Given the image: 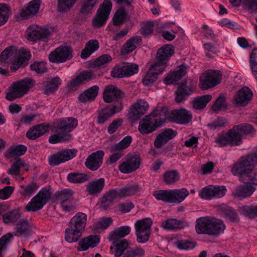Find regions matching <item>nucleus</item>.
<instances>
[{"label": "nucleus", "mask_w": 257, "mask_h": 257, "mask_svg": "<svg viewBox=\"0 0 257 257\" xmlns=\"http://www.w3.org/2000/svg\"><path fill=\"white\" fill-rule=\"evenodd\" d=\"M31 57L29 51L18 50L16 46H12L4 50L0 56L2 63L11 64L10 69L15 72L21 67H25Z\"/></svg>", "instance_id": "obj_1"}, {"label": "nucleus", "mask_w": 257, "mask_h": 257, "mask_svg": "<svg viewBox=\"0 0 257 257\" xmlns=\"http://www.w3.org/2000/svg\"><path fill=\"white\" fill-rule=\"evenodd\" d=\"M257 165V154L250 153L240 157L233 165L231 172L242 181H247L253 169Z\"/></svg>", "instance_id": "obj_2"}, {"label": "nucleus", "mask_w": 257, "mask_h": 257, "mask_svg": "<svg viewBox=\"0 0 257 257\" xmlns=\"http://www.w3.org/2000/svg\"><path fill=\"white\" fill-rule=\"evenodd\" d=\"M196 223V230L200 234L216 236L223 233L225 229V225L222 221L208 216L198 218Z\"/></svg>", "instance_id": "obj_3"}, {"label": "nucleus", "mask_w": 257, "mask_h": 257, "mask_svg": "<svg viewBox=\"0 0 257 257\" xmlns=\"http://www.w3.org/2000/svg\"><path fill=\"white\" fill-rule=\"evenodd\" d=\"M122 95L123 93L115 86H106L103 94V100L107 103H113L105 107V109L109 111V112H118L121 111L122 105L121 99Z\"/></svg>", "instance_id": "obj_4"}, {"label": "nucleus", "mask_w": 257, "mask_h": 257, "mask_svg": "<svg viewBox=\"0 0 257 257\" xmlns=\"http://www.w3.org/2000/svg\"><path fill=\"white\" fill-rule=\"evenodd\" d=\"M164 113H149L140 120L139 131L143 135L153 133L166 122V116Z\"/></svg>", "instance_id": "obj_5"}, {"label": "nucleus", "mask_w": 257, "mask_h": 257, "mask_svg": "<svg viewBox=\"0 0 257 257\" xmlns=\"http://www.w3.org/2000/svg\"><path fill=\"white\" fill-rule=\"evenodd\" d=\"M35 85V81L31 78H25L13 83L9 87V92L6 95L9 100H13L27 93Z\"/></svg>", "instance_id": "obj_6"}, {"label": "nucleus", "mask_w": 257, "mask_h": 257, "mask_svg": "<svg viewBox=\"0 0 257 257\" xmlns=\"http://www.w3.org/2000/svg\"><path fill=\"white\" fill-rule=\"evenodd\" d=\"M52 192L49 187L41 189L37 195L26 205L27 211L36 212L43 208L51 198Z\"/></svg>", "instance_id": "obj_7"}, {"label": "nucleus", "mask_w": 257, "mask_h": 257, "mask_svg": "<svg viewBox=\"0 0 257 257\" xmlns=\"http://www.w3.org/2000/svg\"><path fill=\"white\" fill-rule=\"evenodd\" d=\"M72 48L68 46H60L49 54V60L52 63L60 64L69 61L73 58Z\"/></svg>", "instance_id": "obj_8"}, {"label": "nucleus", "mask_w": 257, "mask_h": 257, "mask_svg": "<svg viewBox=\"0 0 257 257\" xmlns=\"http://www.w3.org/2000/svg\"><path fill=\"white\" fill-rule=\"evenodd\" d=\"M221 74L219 71L208 70L202 73L199 79V87L202 90L213 87L220 82Z\"/></svg>", "instance_id": "obj_9"}, {"label": "nucleus", "mask_w": 257, "mask_h": 257, "mask_svg": "<svg viewBox=\"0 0 257 257\" xmlns=\"http://www.w3.org/2000/svg\"><path fill=\"white\" fill-rule=\"evenodd\" d=\"M152 223V220L150 218L139 220L135 223V227L138 242L145 243L148 240Z\"/></svg>", "instance_id": "obj_10"}, {"label": "nucleus", "mask_w": 257, "mask_h": 257, "mask_svg": "<svg viewBox=\"0 0 257 257\" xmlns=\"http://www.w3.org/2000/svg\"><path fill=\"white\" fill-rule=\"evenodd\" d=\"M112 9V3L110 0H104L99 6L95 17L92 20L93 26L100 28L104 25L108 18Z\"/></svg>", "instance_id": "obj_11"}, {"label": "nucleus", "mask_w": 257, "mask_h": 257, "mask_svg": "<svg viewBox=\"0 0 257 257\" xmlns=\"http://www.w3.org/2000/svg\"><path fill=\"white\" fill-rule=\"evenodd\" d=\"M141 157L137 154H127L118 165L119 171L123 174H130L136 171L141 165Z\"/></svg>", "instance_id": "obj_12"}, {"label": "nucleus", "mask_w": 257, "mask_h": 257, "mask_svg": "<svg viewBox=\"0 0 257 257\" xmlns=\"http://www.w3.org/2000/svg\"><path fill=\"white\" fill-rule=\"evenodd\" d=\"M138 72V66L133 63L123 62L116 65L110 73L113 77L123 78L130 77Z\"/></svg>", "instance_id": "obj_13"}, {"label": "nucleus", "mask_w": 257, "mask_h": 257, "mask_svg": "<svg viewBox=\"0 0 257 257\" xmlns=\"http://www.w3.org/2000/svg\"><path fill=\"white\" fill-rule=\"evenodd\" d=\"M173 47L171 45H167L159 49L156 55L157 62L154 64L159 67L158 71L163 72L169 58L173 54Z\"/></svg>", "instance_id": "obj_14"}, {"label": "nucleus", "mask_w": 257, "mask_h": 257, "mask_svg": "<svg viewBox=\"0 0 257 257\" xmlns=\"http://www.w3.org/2000/svg\"><path fill=\"white\" fill-rule=\"evenodd\" d=\"M227 189L225 186L209 185L203 187L199 192V196L203 199L211 200L224 196Z\"/></svg>", "instance_id": "obj_15"}, {"label": "nucleus", "mask_w": 257, "mask_h": 257, "mask_svg": "<svg viewBox=\"0 0 257 257\" xmlns=\"http://www.w3.org/2000/svg\"><path fill=\"white\" fill-rule=\"evenodd\" d=\"M77 125V119L68 117L55 120L53 123L52 127L57 133H69L74 130Z\"/></svg>", "instance_id": "obj_16"}, {"label": "nucleus", "mask_w": 257, "mask_h": 257, "mask_svg": "<svg viewBox=\"0 0 257 257\" xmlns=\"http://www.w3.org/2000/svg\"><path fill=\"white\" fill-rule=\"evenodd\" d=\"M77 150L75 149H63L49 157V163L50 165L57 166L64 163L76 156Z\"/></svg>", "instance_id": "obj_17"}, {"label": "nucleus", "mask_w": 257, "mask_h": 257, "mask_svg": "<svg viewBox=\"0 0 257 257\" xmlns=\"http://www.w3.org/2000/svg\"><path fill=\"white\" fill-rule=\"evenodd\" d=\"M52 32V30L47 28H42L37 25H32L29 27L28 30V39L34 42L38 40L47 42Z\"/></svg>", "instance_id": "obj_18"}, {"label": "nucleus", "mask_w": 257, "mask_h": 257, "mask_svg": "<svg viewBox=\"0 0 257 257\" xmlns=\"http://www.w3.org/2000/svg\"><path fill=\"white\" fill-rule=\"evenodd\" d=\"M243 184L236 187L233 192L234 195L240 199H243L252 195L256 189V185L250 181H244Z\"/></svg>", "instance_id": "obj_19"}, {"label": "nucleus", "mask_w": 257, "mask_h": 257, "mask_svg": "<svg viewBox=\"0 0 257 257\" xmlns=\"http://www.w3.org/2000/svg\"><path fill=\"white\" fill-rule=\"evenodd\" d=\"M253 94L247 87H242L233 97V104L235 107L246 106L252 99Z\"/></svg>", "instance_id": "obj_20"}, {"label": "nucleus", "mask_w": 257, "mask_h": 257, "mask_svg": "<svg viewBox=\"0 0 257 257\" xmlns=\"http://www.w3.org/2000/svg\"><path fill=\"white\" fill-rule=\"evenodd\" d=\"M104 155V152L102 150H98L91 153L85 161L86 167L92 171L97 170L102 164Z\"/></svg>", "instance_id": "obj_21"}, {"label": "nucleus", "mask_w": 257, "mask_h": 257, "mask_svg": "<svg viewBox=\"0 0 257 257\" xmlns=\"http://www.w3.org/2000/svg\"><path fill=\"white\" fill-rule=\"evenodd\" d=\"M176 130L171 128H165L161 130L154 141V146L157 148H161L170 140L173 139L176 135Z\"/></svg>", "instance_id": "obj_22"}, {"label": "nucleus", "mask_w": 257, "mask_h": 257, "mask_svg": "<svg viewBox=\"0 0 257 257\" xmlns=\"http://www.w3.org/2000/svg\"><path fill=\"white\" fill-rule=\"evenodd\" d=\"M92 79V73L91 71H83L75 79L70 81L68 83L67 86L70 90L75 91L78 89L79 86Z\"/></svg>", "instance_id": "obj_23"}, {"label": "nucleus", "mask_w": 257, "mask_h": 257, "mask_svg": "<svg viewBox=\"0 0 257 257\" xmlns=\"http://www.w3.org/2000/svg\"><path fill=\"white\" fill-rule=\"evenodd\" d=\"M99 242L100 237L99 235H89L79 241L77 249L79 251H85L89 248L97 246Z\"/></svg>", "instance_id": "obj_24"}, {"label": "nucleus", "mask_w": 257, "mask_h": 257, "mask_svg": "<svg viewBox=\"0 0 257 257\" xmlns=\"http://www.w3.org/2000/svg\"><path fill=\"white\" fill-rule=\"evenodd\" d=\"M188 226L187 222L175 218H169L162 221L161 227L165 230L171 231L184 228Z\"/></svg>", "instance_id": "obj_25"}, {"label": "nucleus", "mask_w": 257, "mask_h": 257, "mask_svg": "<svg viewBox=\"0 0 257 257\" xmlns=\"http://www.w3.org/2000/svg\"><path fill=\"white\" fill-rule=\"evenodd\" d=\"M49 125L45 123L36 125L30 128L26 133V137L34 140L48 132Z\"/></svg>", "instance_id": "obj_26"}, {"label": "nucleus", "mask_w": 257, "mask_h": 257, "mask_svg": "<svg viewBox=\"0 0 257 257\" xmlns=\"http://www.w3.org/2000/svg\"><path fill=\"white\" fill-rule=\"evenodd\" d=\"M166 116V122H172L178 124L189 123L192 118L191 113H164Z\"/></svg>", "instance_id": "obj_27"}, {"label": "nucleus", "mask_w": 257, "mask_h": 257, "mask_svg": "<svg viewBox=\"0 0 257 257\" xmlns=\"http://www.w3.org/2000/svg\"><path fill=\"white\" fill-rule=\"evenodd\" d=\"M87 216L84 213L77 212L69 221V225L71 227L83 231L87 222Z\"/></svg>", "instance_id": "obj_28"}, {"label": "nucleus", "mask_w": 257, "mask_h": 257, "mask_svg": "<svg viewBox=\"0 0 257 257\" xmlns=\"http://www.w3.org/2000/svg\"><path fill=\"white\" fill-rule=\"evenodd\" d=\"M142 42V38L139 36H133L129 39L122 46L121 54L126 55L135 50Z\"/></svg>", "instance_id": "obj_29"}, {"label": "nucleus", "mask_w": 257, "mask_h": 257, "mask_svg": "<svg viewBox=\"0 0 257 257\" xmlns=\"http://www.w3.org/2000/svg\"><path fill=\"white\" fill-rule=\"evenodd\" d=\"M99 87L94 85L80 93L78 97L79 101L86 103L94 101L98 93Z\"/></svg>", "instance_id": "obj_30"}, {"label": "nucleus", "mask_w": 257, "mask_h": 257, "mask_svg": "<svg viewBox=\"0 0 257 257\" xmlns=\"http://www.w3.org/2000/svg\"><path fill=\"white\" fill-rule=\"evenodd\" d=\"M104 185V178L95 179L87 184L86 191L91 195H97L102 191Z\"/></svg>", "instance_id": "obj_31"}, {"label": "nucleus", "mask_w": 257, "mask_h": 257, "mask_svg": "<svg viewBox=\"0 0 257 257\" xmlns=\"http://www.w3.org/2000/svg\"><path fill=\"white\" fill-rule=\"evenodd\" d=\"M40 0H33L28 4L26 9H23L20 15L24 19L33 16L39 11L40 6Z\"/></svg>", "instance_id": "obj_32"}, {"label": "nucleus", "mask_w": 257, "mask_h": 257, "mask_svg": "<svg viewBox=\"0 0 257 257\" xmlns=\"http://www.w3.org/2000/svg\"><path fill=\"white\" fill-rule=\"evenodd\" d=\"M186 67L184 65L179 67L178 70L170 72L165 78L164 82L167 85L176 84L185 75Z\"/></svg>", "instance_id": "obj_33"}, {"label": "nucleus", "mask_w": 257, "mask_h": 257, "mask_svg": "<svg viewBox=\"0 0 257 257\" xmlns=\"http://www.w3.org/2000/svg\"><path fill=\"white\" fill-rule=\"evenodd\" d=\"M131 229L129 226H121L111 231L109 234L108 239L110 241L115 242L128 235L131 232Z\"/></svg>", "instance_id": "obj_34"}, {"label": "nucleus", "mask_w": 257, "mask_h": 257, "mask_svg": "<svg viewBox=\"0 0 257 257\" xmlns=\"http://www.w3.org/2000/svg\"><path fill=\"white\" fill-rule=\"evenodd\" d=\"M27 147L24 145L15 144L10 146L6 151V157L8 159L18 157L25 154Z\"/></svg>", "instance_id": "obj_35"}, {"label": "nucleus", "mask_w": 257, "mask_h": 257, "mask_svg": "<svg viewBox=\"0 0 257 257\" xmlns=\"http://www.w3.org/2000/svg\"><path fill=\"white\" fill-rule=\"evenodd\" d=\"M159 67L155 65H152L148 71L142 79V83L145 86H149L153 84L158 79V75L162 74L158 71Z\"/></svg>", "instance_id": "obj_36"}, {"label": "nucleus", "mask_w": 257, "mask_h": 257, "mask_svg": "<svg viewBox=\"0 0 257 257\" xmlns=\"http://www.w3.org/2000/svg\"><path fill=\"white\" fill-rule=\"evenodd\" d=\"M218 211L227 220L230 222H234L237 220L238 215L232 208L225 204H221L218 206Z\"/></svg>", "instance_id": "obj_37"}, {"label": "nucleus", "mask_w": 257, "mask_h": 257, "mask_svg": "<svg viewBox=\"0 0 257 257\" xmlns=\"http://www.w3.org/2000/svg\"><path fill=\"white\" fill-rule=\"evenodd\" d=\"M171 203L178 204L183 202L189 195V191L185 188L170 190Z\"/></svg>", "instance_id": "obj_38"}, {"label": "nucleus", "mask_w": 257, "mask_h": 257, "mask_svg": "<svg viewBox=\"0 0 257 257\" xmlns=\"http://www.w3.org/2000/svg\"><path fill=\"white\" fill-rule=\"evenodd\" d=\"M22 216L21 208L18 207L3 215V221L5 224L14 223Z\"/></svg>", "instance_id": "obj_39"}, {"label": "nucleus", "mask_w": 257, "mask_h": 257, "mask_svg": "<svg viewBox=\"0 0 257 257\" xmlns=\"http://www.w3.org/2000/svg\"><path fill=\"white\" fill-rule=\"evenodd\" d=\"M99 48V43L97 40L92 39L88 41L82 50L81 57L82 59H87L92 53L96 51Z\"/></svg>", "instance_id": "obj_40"}, {"label": "nucleus", "mask_w": 257, "mask_h": 257, "mask_svg": "<svg viewBox=\"0 0 257 257\" xmlns=\"http://www.w3.org/2000/svg\"><path fill=\"white\" fill-rule=\"evenodd\" d=\"M128 242L125 239H122L112 242V245L110 247V249L112 251L114 257H120L128 250Z\"/></svg>", "instance_id": "obj_41"}, {"label": "nucleus", "mask_w": 257, "mask_h": 257, "mask_svg": "<svg viewBox=\"0 0 257 257\" xmlns=\"http://www.w3.org/2000/svg\"><path fill=\"white\" fill-rule=\"evenodd\" d=\"M82 232L68 224V227L65 230V239L69 243L76 242L81 236Z\"/></svg>", "instance_id": "obj_42"}, {"label": "nucleus", "mask_w": 257, "mask_h": 257, "mask_svg": "<svg viewBox=\"0 0 257 257\" xmlns=\"http://www.w3.org/2000/svg\"><path fill=\"white\" fill-rule=\"evenodd\" d=\"M226 134L229 141V145L236 146L241 144L242 137L235 125L229 130Z\"/></svg>", "instance_id": "obj_43"}, {"label": "nucleus", "mask_w": 257, "mask_h": 257, "mask_svg": "<svg viewBox=\"0 0 257 257\" xmlns=\"http://www.w3.org/2000/svg\"><path fill=\"white\" fill-rule=\"evenodd\" d=\"M139 191V185L136 182H131L118 190V196L124 198L133 195Z\"/></svg>", "instance_id": "obj_44"}, {"label": "nucleus", "mask_w": 257, "mask_h": 257, "mask_svg": "<svg viewBox=\"0 0 257 257\" xmlns=\"http://www.w3.org/2000/svg\"><path fill=\"white\" fill-rule=\"evenodd\" d=\"M132 142V138L130 136H127L123 138L119 142L113 144L110 146L111 153L116 151H121L127 148Z\"/></svg>", "instance_id": "obj_45"}, {"label": "nucleus", "mask_w": 257, "mask_h": 257, "mask_svg": "<svg viewBox=\"0 0 257 257\" xmlns=\"http://www.w3.org/2000/svg\"><path fill=\"white\" fill-rule=\"evenodd\" d=\"M31 227L30 223L27 219H22L16 224L15 227L16 233L15 235L27 234Z\"/></svg>", "instance_id": "obj_46"}, {"label": "nucleus", "mask_w": 257, "mask_h": 257, "mask_svg": "<svg viewBox=\"0 0 257 257\" xmlns=\"http://www.w3.org/2000/svg\"><path fill=\"white\" fill-rule=\"evenodd\" d=\"M58 133L51 136L49 138V142L52 144L58 143H66L69 142L73 139L72 135L68 133Z\"/></svg>", "instance_id": "obj_47"}, {"label": "nucleus", "mask_w": 257, "mask_h": 257, "mask_svg": "<svg viewBox=\"0 0 257 257\" xmlns=\"http://www.w3.org/2000/svg\"><path fill=\"white\" fill-rule=\"evenodd\" d=\"M89 176L85 173L72 172L68 174L67 179L71 183H82L88 180Z\"/></svg>", "instance_id": "obj_48"}, {"label": "nucleus", "mask_w": 257, "mask_h": 257, "mask_svg": "<svg viewBox=\"0 0 257 257\" xmlns=\"http://www.w3.org/2000/svg\"><path fill=\"white\" fill-rule=\"evenodd\" d=\"M227 105L225 95L220 93L211 105V109L214 111H225Z\"/></svg>", "instance_id": "obj_49"}, {"label": "nucleus", "mask_w": 257, "mask_h": 257, "mask_svg": "<svg viewBox=\"0 0 257 257\" xmlns=\"http://www.w3.org/2000/svg\"><path fill=\"white\" fill-rule=\"evenodd\" d=\"M212 98L211 95L206 94L195 98L192 102L193 107L196 109L204 108Z\"/></svg>", "instance_id": "obj_50"}, {"label": "nucleus", "mask_w": 257, "mask_h": 257, "mask_svg": "<svg viewBox=\"0 0 257 257\" xmlns=\"http://www.w3.org/2000/svg\"><path fill=\"white\" fill-rule=\"evenodd\" d=\"M241 213L249 219L257 217V205H244L240 208Z\"/></svg>", "instance_id": "obj_51"}, {"label": "nucleus", "mask_w": 257, "mask_h": 257, "mask_svg": "<svg viewBox=\"0 0 257 257\" xmlns=\"http://www.w3.org/2000/svg\"><path fill=\"white\" fill-rule=\"evenodd\" d=\"M149 105L144 99H139L132 105L130 108V112H144L148 111Z\"/></svg>", "instance_id": "obj_52"}, {"label": "nucleus", "mask_w": 257, "mask_h": 257, "mask_svg": "<svg viewBox=\"0 0 257 257\" xmlns=\"http://www.w3.org/2000/svg\"><path fill=\"white\" fill-rule=\"evenodd\" d=\"M191 90L184 85H181L178 87L175 94V100L177 102L180 103L185 100L186 97L191 93Z\"/></svg>", "instance_id": "obj_53"}, {"label": "nucleus", "mask_w": 257, "mask_h": 257, "mask_svg": "<svg viewBox=\"0 0 257 257\" xmlns=\"http://www.w3.org/2000/svg\"><path fill=\"white\" fill-rule=\"evenodd\" d=\"M174 246L180 250H189L195 246V243L186 239L178 238L174 242Z\"/></svg>", "instance_id": "obj_54"}, {"label": "nucleus", "mask_w": 257, "mask_h": 257, "mask_svg": "<svg viewBox=\"0 0 257 257\" xmlns=\"http://www.w3.org/2000/svg\"><path fill=\"white\" fill-rule=\"evenodd\" d=\"M235 126L237 127L242 138L243 136H252L255 134V130L250 124L244 123Z\"/></svg>", "instance_id": "obj_55"}, {"label": "nucleus", "mask_w": 257, "mask_h": 257, "mask_svg": "<svg viewBox=\"0 0 257 257\" xmlns=\"http://www.w3.org/2000/svg\"><path fill=\"white\" fill-rule=\"evenodd\" d=\"M117 197H119L118 196V191L113 190L109 191L101 199L102 206L104 207L110 206L113 199Z\"/></svg>", "instance_id": "obj_56"}, {"label": "nucleus", "mask_w": 257, "mask_h": 257, "mask_svg": "<svg viewBox=\"0 0 257 257\" xmlns=\"http://www.w3.org/2000/svg\"><path fill=\"white\" fill-rule=\"evenodd\" d=\"M61 84V80L59 77H55L47 82L45 90V93L49 94L57 90L59 85Z\"/></svg>", "instance_id": "obj_57"}, {"label": "nucleus", "mask_w": 257, "mask_h": 257, "mask_svg": "<svg viewBox=\"0 0 257 257\" xmlns=\"http://www.w3.org/2000/svg\"><path fill=\"white\" fill-rule=\"evenodd\" d=\"M77 0H57V11L61 13L69 11Z\"/></svg>", "instance_id": "obj_58"}, {"label": "nucleus", "mask_w": 257, "mask_h": 257, "mask_svg": "<svg viewBox=\"0 0 257 257\" xmlns=\"http://www.w3.org/2000/svg\"><path fill=\"white\" fill-rule=\"evenodd\" d=\"M153 195L158 200L171 203L170 190H159L153 192Z\"/></svg>", "instance_id": "obj_59"}, {"label": "nucleus", "mask_w": 257, "mask_h": 257, "mask_svg": "<svg viewBox=\"0 0 257 257\" xmlns=\"http://www.w3.org/2000/svg\"><path fill=\"white\" fill-rule=\"evenodd\" d=\"M180 175L176 170L167 171L164 174V180L166 184L170 185L178 181Z\"/></svg>", "instance_id": "obj_60"}, {"label": "nucleus", "mask_w": 257, "mask_h": 257, "mask_svg": "<svg viewBox=\"0 0 257 257\" xmlns=\"http://www.w3.org/2000/svg\"><path fill=\"white\" fill-rule=\"evenodd\" d=\"M39 187L36 183L33 182L27 186H22L20 192L24 197H30L37 191Z\"/></svg>", "instance_id": "obj_61"}, {"label": "nucleus", "mask_w": 257, "mask_h": 257, "mask_svg": "<svg viewBox=\"0 0 257 257\" xmlns=\"http://www.w3.org/2000/svg\"><path fill=\"white\" fill-rule=\"evenodd\" d=\"M98 3V0H84L80 9V13L83 14L91 13Z\"/></svg>", "instance_id": "obj_62"}, {"label": "nucleus", "mask_w": 257, "mask_h": 257, "mask_svg": "<svg viewBox=\"0 0 257 257\" xmlns=\"http://www.w3.org/2000/svg\"><path fill=\"white\" fill-rule=\"evenodd\" d=\"M229 123V119L227 117H218L213 122L208 124L213 130L219 129L227 125Z\"/></svg>", "instance_id": "obj_63"}, {"label": "nucleus", "mask_w": 257, "mask_h": 257, "mask_svg": "<svg viewBox=\"0 0 257 257\" xmlns=\"http://www.w3.org/2000/svg\"><path fill=\"white\" fill-rule=\"evenodd\" d=\"M74 192L70 189H65L58 192V199L62 201H69L75 200L74 198Z\"/></svg>", "instance_id": "obj_64"}]
</instances>
